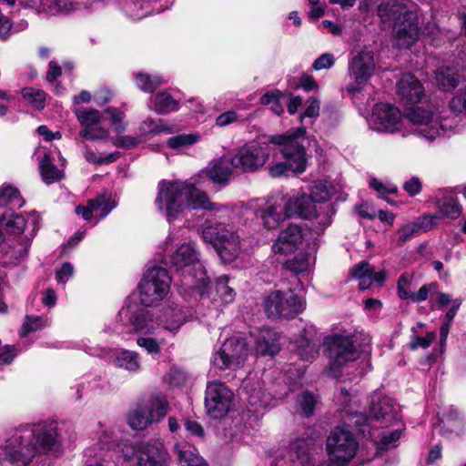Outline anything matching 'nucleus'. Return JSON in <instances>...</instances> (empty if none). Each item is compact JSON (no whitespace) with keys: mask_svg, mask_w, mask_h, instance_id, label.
I'll return each mask as SVG.
<instances>
[{"mask_svg":"<svg viewBox=\"0 0 466 466\" xmlns=\"http://www.w3.org/2000/svg\"><path fill=\"white\" fill-rule=\"evenodd\" d=\"M156 204L158 209L166 214L168 221L185 208L211 212L226 209V208L212 202L206 192L186 181L159 182Z\"/></svg>","mask_w":466,"mask_h":466,"instance_id":"f257e3e1","label":"nucleus"},{"mask_svg":"<svg viewBox=\"0 0 466 466\" xmlns=\"http://www.w3.org/2000/svg\"><path fill=\"white\" fill-rule=\"evenodd\" d=\"M378 15L383 29L391 30L399 47H410L419 38L416 14L407 0H387L378 6Z\"/></svg>","mask_w":466,"mask_h":466,"instance_id":"f03ea898","label":"nucleus"},{"mask_svg":"<svg viewBox=\"0 0 466 466\" xmlns=\"http://www.w3.org/2000/svg\"><path fill=\"white\" fill-rule=\"evenodd\" d=\"M170 263L177 270L186 272L182 279L186 289L196 290L201 297L208 293L210 280L194 242L180 244L170 255Z\"/></svg>","mask_w":466,"mask_h":466,"instance_id":"7ed1b4c3","label":"nucleus"},{"mask_svg":"<svg viewBox=\"0 0 466 466\" xmlns=\"http://www.w3.org/2000/svg\"><path fill=\"white\" fill-rule=\"evenodd\" d=\"M306 134L303 127L289 130L283 135H274L269 142L280 147V151L286 158V162H278L269 167L272 177L286 175L289 170L295 173H302L306 169V152L301 140Z\"/></svg>","mask_w":466,"mask_h":466,"instance_id":"20e7f679","label":"nucleus"},{"mask_svg":"<svg viewBox=\"0 0 466 466\" xmlns=\"http://www.w3.org/2000/svg\"><path fill=\"white\" fill-rule=\"evenodd\" d=\"M316 213V208L309 198L303 192H299L289 198L284 204L268 201L258 214L266 228L276 229L293 216L311 219Z\"/></svg>","mask_w":466,"mask_h":466,"instance_id":"39448f33","label":"nucleus"},{"mask_svg":"<svg viewBox=\"0 0 466 466\" xmlns=\"http://www.w3.org/2000/svg\"><path fill=\"white\" fill-rule=\"evenodd\" d=\"M206 243H210L225 263L234 261L241 250L240 236L231 224L216 223L206 225L201 230Z\"/></svg>","mask_w":466,"mask_h":466,"instance_id":"423d86ee","label":"nucleus"},{"mask_svg":"<svg viewBox=\"0 0 466 466\" xmlns=\"http://www.w3.org/2000/svg\"><path fill=\"white\" fill-rule=\"evenodd\" d=\"M16 435L34 457L56 451L60 444L57 422L54 420L34 424L19 431Z\"/></svg>","mask_w":466,"mask_h":466,"instance_id":"0eeeda50","label":"nucleus"},{"mask_svg":"<svg viewBox=\"0 0 466 466\" xmlns=\"http://www.w3.org/2000/svg\"><path fill=\"white\" fill-rule=\"evenodd\" d=\"M39 217L36 213L24 216L14 213L11 209L0 215V227L8 234L19 236L18 247L14 250L17 258L26 256L30 241L38 229Z\"/></svg>","mask_w":466,"mask_h":466,"instance_id":"6e6552de","label":"nucleus"},{"mask_svg":"<svg viewBox=\"0 0 466 466\" xmlns=\"http://www.w3.org/2000/svg\"><path fill=\"white\" fill-rule=\"evenodd\" d=\"M120 451L126 461L136 459L137 466H168V451L159 440L126 442L122 444Z\"/></svg>","mask_w":466,"mask_h":466,"instance_id":"1a4fd4ad","label":"nucleus"},{"mask_svg":"<svg viewBox=\"0 0 466 466\" xmlns=\"http://www.w3.org/2000/svg\"><path fill=\"white\" fill-rule=\"evenodd\" d=\"M171 278L168 271L162 267L147 269L138 285V298L145 307H157L169 292Z\"/></svg>","mask_w":466,"mask_h":466,"instance_id":"9d476101","label":"nucleus"},{"mask_svg":"<svg viewBox=\"0 0 466 466\" xmlns=\"http://www.w3.org/2000/svg\"><path fill=\"white\" fill-rule=\"evenodd\" d=\"M168 403L162 393L151 394L129 413L127 422L136 431H142L160 421L167 413Z\"/></svg>","mask_w":466,"mask_h":466,"instance_id":"9b49d317","label":"nucleus"},{"mask_svg":"<svg viewBox=\"0 0 466 466\" xmlns=\"http://www.w3.org/2000/svg\"><path fill=\"white\" fill-rule=\"evenodd\" d=\"M323 345L325 354L330 360L329 366L325 370L328 376L338 378L340 374L339 368L346 362L357 359L356 346L350 340V336L348 333L327 336Z\"/></svg>","mask_w":466,"mask_h":466,"instance_id":"f8f14e48","label":"nucleus"},{"mask_svg":"<svg viewBox=\"0 0 466 466\" xmlns=\"http://www.w3.org/2000/svg\"><path fill=\"white\" fill-rule=\"evenodd\" d=\"M249 350L246 339L240 336H231L222 344L212 358L211 363L218 370H236L241 368L248 359Z\"/></svg>","mask_w":466,"mask_h":466,"instance_id":"ddd939ff","label":"nucleus"},{"mask_svg":"<svg viewBox=\"0 0 466 466\" xmlns=\"http://www.w3.org/2000/svg\"><path fill=\"white\" fill-rule=\"evenodd\" d=\"M359 442L354 434L344 428H335L328 437L329 460L339 466H346L357 454Z\"/></svg>","mask_w":466,"mask_h":466,"instance_id":"4468645a","label":"nucleus"},{"mask_svg":"<svg viewBox=\"0 0 466 466\" xmlns=\"http://www.w3.org/2000/svg\"><path fill=\"white\" fill-rule=\"evenodd\" d=\"M304 309L305 302L289 289L287 291H272L264 302L265 313L272 319H294Z\"/></svg>","mask_w":466,"mask_h":466,"instance_id":"2eb2a0df","label":"nucleus"},{"mask_svg":"<svg viewBox=\"0 0 466 466\" xmlns=\"http://www.w3.org/2000/svg\"><path fill=\"white\" fill-rule=\"evenodd\" d=\"M270 147L267 142L252 141L239 147L232 157V167L243 172H253L267 162Z\"/></svg>","mask_w":466,"mask_h":466,"instance_id":"dca6fc26","label":"nucleus"},{"mask_svg":"<svg viewBox=\"0 0 466 466\" xmlns=\"http://www.w3.org/2000/svg\"><path fill=\"white\" fill-rule=\"evenodd\" d=\"M376 64L374 54L368 49L358 52L349 62L348 71L353 82L347 86L350 93L360 91L374 75Z\"/></svg>","mask_w":466,"mask_h":466,"instance_id":"f3484780","label":"nucleus"},{"mask_svg":"<svg viewBox=\"0 0 466 466\" xmlns=\"http://www.w3.org/2000/svg\"><path fill=\"white\" fill-rule=\"evenodd\" d=\"M233 400L234 394L225 383L214 380L207 385L205 408L211 418L225 417L232 408Z\"/></svg>","mask_w":466,"mask_h":466,"instance_id":"a211bd4d","label":"nucleus"},{"mask_svg":"<svg viewBox=\"0 0 466 466\" xmlns=\"http://www.w3.org/2000/svg\"><path fill=\"white\" fill-rule=\"evenodd\" d=\"M407 118L416 126L413 132L428 140H433L444 132L439 118L421 106L410 108Z\"/></svg>","mask_w":466,"mask_h":466,"instance_id":"6ab92c4d","label":"nucleus"},{"mask_svg":"<svg viewBox=\"0 0 466 466\" xmlns=\"http://www.w3.org/2000/svg\"><path fill=\"white\" fill-rule=\"evenodd\" d=\"M370 128L379 132H397L401 127V115L400 110L390 104L379 103L373 107L369 119Z\"/></svg>","mask_w":466,"mask_h":466,"instance_id":"aec40b11","label":"nucleus"},{"mask_svg":"<svg viewBox=\"0 0 466 466\" xmlns=\"http://www.w3.org/2000/svg\"><path fill=\"white\" fill-rule=\"evenodd\" d=\"M398 411L399 406L391 398L374 396L370 404V416L367 418L368 423L374 427L381 420L380 426L388 427L399 420Z\"/></svg>","mask_w":466,"mask_h":466,"instance_id":"412c9836","label":"nucleus"},{"mask_svg":"<svg viewBox=\"0 0 466 466\" xmlns=\"http://www.w3.org/2000/svg\"><path fill=\"white\" fill-rule=\"evenodd\" d=\"M34 458L16 433L0 448V466H26Z\"/></svg>","mask_w":466,"mask_h":466,"instance_id":"4be33fe9","label":"nucleus"},{"mask_svg":"<svg viewBox=\"0 0 466 466\" xmlns=\"http://www.w3.org/2000/svg\"><path fill=\"white\" fill-rule=\"evenodd\" d=\"M303 239L301 228L296 224H290L279 233L271 247L272 252L283 256L292 254L299 248Z\"/></svg>","mask_w":466,"mask_h":466,"instance_id":"5701e85b","label":"nucleus"},{"mask_svg":"<svg viewBox=\"0 0 466 466\" xmlns=\"http://www.w3.org/2000/svg\"><path fill=\"white\" fill-rule=\"evenodd\" d=\"M338 193L337 186L331 182L319 181L314 183L310 188V194H306V197L309 198L310 202L317 208V203H322L329 200ZM316 216L313 218L319 219L320 228H326L330 224V218L327 215H320L316 208Z\"/></svg>","mask_w":466,"mask_h":466,"instance_id":"b1692460","label":"nucleus"},{"mask_svg":"<svg viewBox=\"0 0 466 466\" xmlns=\"http://www.w3.org/2000/svg\"><path fill=\"white\" fill-rule=\"evenodd\" d=\"M116 206L117 202L111 194L103 193L93 199H89L86 206H77L76 208V213L81 215L85 220H90L93 212L97 213L100 218H104Z\"/></svg>","mask_w":466,"mask_h":466,"instance_id":"393cba45","label":"nucleus"},{"mask_svg":"<svg viewBox=\"0 0 466 466\" xmlns=\"http://www.w3.org/2000/svg\"><path fill=\"white\" fill-rule=\"evenodd\" d=\"M310 444L311 440L308 439L292 441L284 458L278 460L275 466H307Z\"/></svg>","mask_w":466,"mask_h":466,"instance_id":"a878e982","label":"nucleus"},{"mask_svg":"<svg viewBox=\"0 0 466 466\" xmlns=\"http://www.w3.org/2000/svg\"><path fill=\"white\" fill-rule=\"evenodd\" d=\"M231 156H222L221 157L211 161L202 171V175L219 186L228 184L233 173Z\"/></svg>","mask_w":466,"mask_h":466,"instance_id":"bb28decb","label":"nucleus"},{"mask_svg":"<svg viewBox=\"0 0 466 466\" xmlns=\"http://www.w3.org/2000/svg\"><path fill=\"white\" fill-rule=\"evenodd\" d=\"M400 98L407 103H418L424 96L422 84L411 74H404L397 83Z\"/></svg>","mask_w":466,"mask_h":466,"instance_id":"cd10ccee","label":"nucleus"},{"mask_svg":"<svg viewBox=\"0 0 466 466\" xmlns=\"http://www.w3.org/2000/svg\"><path fill=\"white\" fill-rule=\"evenodd\" d=\"M280 350L279 335L272 329H259L256 338V355L273 358Z\"/></svg>","mask_w":466,"mask_h":466,"instance_id":"c85d7f7f","label":"nucleus"},{"mask_svg":"<svg viewBox=\"0 0 466 466\" xmlns=\"http://www.w3.org/2000/svg\"><path fill=\"white\" fill-rule=\"evenodd\" d=\"M98 444L100 445L99 451H96L94 447L86 449L85 457L86 461L85 466H103L102 461L104 460L105 451L111 450L116 445L113 432L105 431L99 437Z\"/></svg>","mask_w":466,"mask_h":466,"instance_id":"c756f323","label":"nucleus"},{"mask_svg":"<svg viewBox=\"0 0 466 466\" xmlns=\"http://www.w3.org/2000/svg\"><path fill=\"white\" fill-rule=\"evenodd\" d=\"M26 3L51 15L68 12L73 8V0H27Z\"/></svg>","mask_w":466,"mask_h":466,"instance_id":"7c9ffc66","label":"nucleus"},{"mask_svg":"<svg viewBox=\"0 0 466 466\" xmlns=\"http://www.w3.org/2000/svg\"><path fill=\"white\" fill-rule=\"evenodd\" d=\"M316 250L317 244L314 243L313 247L309 248V252L298 255L293 259L287 260L285 263L286 268L296 274H303L308 272L311 266L315 263Z\"/></svg>","mask_w":466,"mask_h":466,"instance_id":"2f4dec72","label":"nucleus"},{"mask_svg":"<svg viewBox=\"0 0 466 466\" xmlns=\"http://www.w3.org/2000/svg\"><path fill=\"white\" fill-rule=\"evenodd\" d=\"M179 466H208L205 460L195 451H192L187 443H177L174 447Z\"/></svg>","mask_w":466,"mask_h":466,"instance_id":"473e14b6","label":"nucleus"},{"mask_svg":"<svg viewBox=\"0 0 466 466\" xmlns=\"http://www.w3.org/2000/svg\"><path fill=\"white\" fill-rule=\"evenodd\" d=\"M151 108L157 114L166 115L178 109V101L166 92H158L151 97Z\"/></svg>","mask_w":466,"mask_h":466,"instance_id":"72a5a7b5","label":"nucleus"},{"mask_svg":"<svg viewBox=\"0 0 466 466\" xmlns=\"http://www.w3.org/2000/svg\"><path fill=\"white\" fill-rule=\"evenodd\" d=\"M114 364L129 372H137L141 368L138 354L127 350H122L116 354Z\"/></svg>","mask_w":466,"mask_h":466,"instance_id":"f704fd0d","label":"nucleus"},{"mask_svg":"<svg viewBox=\"0 0 466 466\" xmlns=\"http://www.w3.org/2000/svg\"><path fill=\"white\" fill-rule=\"evenodd\" d=\"M435 82L440 89L450 91L458 85V74L455 68L443 66L435 72Z\"/></svg>","mask_w":466,"mask_h":466,"instance_id":"c9c22d12","label":"nucleus"},{"mask_svg":"<svg viewBox=\"0 0 466 466\" xmlns=\"http://www.w3.org/2000/svg\"><path fill=\"white\" fill-rule=\"evenodd\" d=\"M370 436L377 445L378 449L387 450L396 446L400 436V428L392 431H383L381 432H378L373 430L372 432L370 433Z\"/></svg>","mask_w":466,"mask_h":466,"instance_id":"e433bc0d","label":"nucleus"},{"mask_svg":"<svg viewBox=\"0 0 466 466\" xmlns=\"http://www.w3.org/2000/svg\"><path fill=\"white\" fill-rule=\"evenodd\" d=\"M39 168L44 181L47 184L54 183L64 177L63 171L52 163L50 157L46 154L40 158Z\"/></svg>","mask_w":466,"mask_h":466,"instance_id":"4c0bfd02","label":"nucleus"},{"mask_svg":"<svg viewBox=\"0 0 466 466\" xmlns=\"http://www.w3.org/2000/svg\"><path fill=\"white\" fill-rule=\"evenodd\" d=\"M372 273L373 267L366 261L358 263L350 270L351 276L359 280V288L362 290L370 287Z\"/></svg>","mask_w":466,"mask_h":466,"instance_id":"58836bf2","label":"nucleus"},{"mask_svg":"<svg viewBox=\"0 0 466 466\" xmlns=\"http://www.w3.org/2000/svg\"><path fill=\"white\" fill-rule=\"evenodd\" d=\"M24 200L20 192L11 186H3L0 187V208L9 206L10 209L21 208Z\"/></svg>","mask_w":466,"mask_h":466,"instance_id":"ea45409f","label":"nucleus"},{"mask_svg":"<svg viewBox=\"0 0 466 466\" xmlns=\"http://www.w3.org/2000/svg\"><path fill=\"white\" fill-rule=\"evenodd\" d=\"M245 388L247 389L248 405L252 408L253 411L256 412L260 408L268 405L269 396L263 390L259 382H258V387L256 388L251 389L248 385H245Z\"/></svg>","mask_w":466,"mask_h":466,"instance_id":"a19ab883","label":"nucleus"},{"mask_svg":"<svg viewBox=\"0 0 466 466\" xmlns=\"http://www.w3.org/2000/svg\"><path fill=\"white\" fill-rule=\"evenodd\" d=\"M429 219H432L431 218L424 217L420 221L411 222L398 230V242L400 245L403 244L407 240H409L411 237L418 234L421 230L426 231L430 228V227L425 224Z\"/></svg>","mask_w":466,"mask_h":466,"instance_id":"79ce46f5","label":"nucleus"},{"mask_svg":"<svg viewBox=\"0 0 466 466\" xmlns=\"http://www.w3.org/2000/svg\"><path fill=\"white\" fill-rule=\"evenodd\" d=\"M438 208L442 216L451 219L459 218L461 213V206L452 196H445L439 199Z\"/></svg>","mask_w":466,"mask_h":466,"instance_id":"37998d69","label":"nucleus"},{"mask_svg":"<svg viewBox=\"0 0 466 466\" xmlns=\"http://www.w3.org/2000/svg\"><path fill=\"white\" fill-rule=\"evenodd\" d=\"M296 350L302 360L309 362L313 361L319 354V348L316 343L311 342L307 338H301L296 341Z\"/></svg>","mask_w":466,"mask_h":466,"instance_id":"c03bdc74","label":"nucleus"},{"mask_svg":"<svg viewBox=\"0 0 466 466\" xmlns=\"http://www.w3.org/2000/svg\"><path fill=\"white\" fill-rule=\"evenodd\" d=\"M139 130L144 135H157L159 133H171L172 127L162 119L147 117L141 123Z\"/></svg>","mask_w":466,"mask_h":466,"instance_id":"a18cd8bd","label":"nucleus"},{"mask_svg":"<svg viewBox=\"0 0 466 466\" xmlns=\"http://www.w3.org/2000/svg\"><path fill=\"white\" fill-rule=\"evenodd\" d=\"M317 402V397L312 392L304 391L297 397V410L305 416L309 417L313 414Z\"/></svg>","mask_w":466,"mask_h":466,"instance_id":"49530a36","label":"nucleus"},{"mask_svg":"<svg viewBox=\"0 0 466 466\" xmlns=\"http://www.w3.org/2000/svg\"><path fill=\"white\" fill-rule=\"evenodd\" d=\"M22 96L35 109L41 110L45 107L46 94L43 90L34 87H25L22 89Z\"/></svg>","mask_w":466,"mask_h":466,"instance_id":"de8ad7c7","label":"nucleus"},{"mask_svg":"<svg viewBox=\"0 0 466 466\" xmlns=\"http://www.w3.org/2000/svg\"><path fill=\"white\" fill-rule=\"evenodd\" d=\"M422 327L423 323L419 322L416 327L411 328L413 336L410 341V349L412 350H417L418 348H428L435 338V333L433 331L427 332L425 336L418 334L419 329H422Z\"/></svg>","mask_w":466,"mask_h":466,"instance_id":"09e8293b","label":"nucleus"},{"mask_svg":"<svg viewBox=\"0 0 466 466\" xmlns=\"http://www.w3.org/2000/svg\"><path fill=\"white\" fill-rule=\"evenodd\" d=\"M162 82L161 78L157 76L145 73H137L136 76V85L143 92H153Z\"/></svg>","mask_w":466,"mask_h":466,"instance_id":"8fccbe9b","label":"nucleus"},{"mask_svg":"<svg viewBox=\"0 0 466 466\" xmlns=\"http://www.w3.org/2000/svg\"><path fill=\"white\" fill-rule=\"evenodd\" d=\"M75 114L77 120L84 127H93L101 120V115L96 109L77 108Z\"/></svg>","mask_w":466,"mask_h":466,"instance_id":"3c124183","label":"nucleus"},{"mask_svg":"<svg viewBox=\"0 0 466 466\" xmlns=\"http://www.w3.org/2000/svg\"><path fill=\"white\" fill-rule=\"evenodd\" d=\"M445 431L459 434L463 429V420L457 410H451L443 420Z\"/></svg>","mask_w":466,"mask_h":466,"instance_id":"603ef678","label":"nucleus"},{"mask_svg":"<svg viewBox=\"0 0 466 466\" xmlns=\"http://www.w3.org/2000/svg\"><path fill=\"white\" fill-rule=\"evenodd\" d=\"M198 141V136L192 134H180L167 139V146L173 149H183Z\"/></svg>","mask_w":466,"mask_h":466,"instance_id":"864d4df0","label":"nucleus"},{"mask_svg":"<svg viewBox=\"0 0 466 466\" xmlns=\"http://www.w3.org/2000/svg\"><path fill=\"white\" fill-rule=\"evenodd\" d=\"M413 285L411 282V277L403 274L401 275L397 282V292L400 299L411 301L413 296Z\"/></svg>","mask_w":466,"mask_h":466,"instance_id":"5fc2aeb1","label":"nucleus"},{"mask_svg":"<svg viewBox=\"0 0 466 466\" xmlns=\"http://www.w3.org/2000/svg\"><path fill=\"white\" fill-rule=\"evenodd\" d=\"M217 293L220 299L225 303L233 301L235 298V291L228 286V279L226 276H221L217 281Z\"/></svg>","mask_w":466,"mask_h":466,"instance_id":"6e6d98bb","label":"nucleus"},{"mask_svg":"<svg viewBox=\"0 0 466 466\" xmlns=\"http://www.w3.org/2000/svg\"><path fill=\"white\" fill-rule=\"evenodd\" d=\"M350 340L354 342L356 346V353L358 351L370 354V341L371 339L369 334L363 331H358L353 334H350Z\"/></svg>","mask_w":466,"mask_h":466,"instance_id":"4d7b16f0","label":"nucleus"},{"mask_svg":"<svg viewBox=\"0 0 466 466\" xmlns=\"http://www.w3.org/2000/svg\"><path fill=\"white\" fill-rule=\"evenodd\" d=\"M439 289V284L437 282H431L422 285L417 292L413 293L411 301L413 303H420L425 301L429 297H433Z\"/></svg>","mask_w":466,"mask_h":466,"instance_id":"13d9d810","label":"nucleus"},{"mask_svg":"<svg viewBox=\"0 0 466 466\" xmlns=\"http://www.w3.org/2000/svg\"><path fill=\"white\" fill-rule=\"evenodd\" d=\"M80 136L88 140H105L109 136L108 130L102 127H84L80 130Z\"/></svg>","mask_w":466,"mask_h":466,"instance_id":"bf43d9fd","label":"nucleus"},{"mask_svg":"<svg viewBox=\"0 0 466 466\" xmlns=\"http://www.w3.org/2000/svg\"><path fill=\"white\" fill-rule=\"evenodd\" d=\"M189 380L188 373L180 368L170 369L167 380L174 387H180L187 382Z\"/></svg>","mask_w":466,"mask_h":466,"instance_id":"052dcab7","label":"nucleus"},{"mask_svg":"<svg viewBox=\"0 0 466 466\" xmlns=\"http://www.w3.org/2000/svg\"><path fill=\"white\" fill-rule=\"evenodd\" d=\"M118 156H119V153L115 152V153L109 154L106 157H103V156L97 155L96 153H95L93 150H91L87 147H86V150H85V158L86 159V161H88L89 163L97 164V165L113 162L118 157Z\"/></svg>","mask_w":466,"mask_h":466,"instance_id":"680f3d73","label":"nucleus"},{"mask_svg":"<svg viewBox=\"0 0 466 466\" xmlns=\"http://www.w3.org/2000/svg\"><path fill=\"white\" fill-rule=\"evenodd\" d=\"M106 113L110 116L112 127L116 132H122L125 130L126 126L123 122L124 114L114 107H108Z\"/></svg>","mask_w":466,"mask_h":466,"instance_id":"e2e57ef3","label":"nucleus"},{"mask_svg":"<svg viewBox=\"0 0 466 466\" xmlns=\"http://www.w3.org/2000/svg\"><path fill=\"white\" fill-rule=\"evenodd\" d=\"M450 107L457 114L466 115V91L453 96L450 102Z\"/></svg>","mask_w":466,"mask_h":466,"instance_id":"0e129e2a","label":"nucleus"},{"mask_svg":"<svg viewBox=\"0 0 466 466\" xmlns=\"http://www.w3.org/2000/svg\"><path fill=\"white\" fill-rule=\"evenodd\" d=\"M240 116L235 111H227L220 114L216 118V125L218 127H227L230 124L239 121Z\"/></svg>","mask_w":466,"mask_h":466,"instance_id":"69168bd1","label":"nucleus"},{"mask_svg":"<svg viewBox=\"0 0 466 466\" xmlns=\"http://www.w3.org/2000/svg\"><path fill=\"white\" fill-rule=\"evenodd\" d=\"M74 273V267L69 262H65L62 267L56 271V279L59 283H66Z\"/></svg>","mask_w":466,"mask_h":466,"instance_id":"338daca9","label":"nucleus"},{"mask_svg":"<svg viewBox=\"0 0 466 466\" xmlns=\"http://www.w3.org/2000/svg\"><path fill=\"white\" fill-rule=\"evenodd\" d=\"M335 59L332 54H323L319 57H318L313 65L312 67L315 70H322V69H328L330 68L334 65Z\"/></svg>","mask_w":466,"mask_h":466,"instance_id":"774afa93","label":"nucleus"}]
</instances>
